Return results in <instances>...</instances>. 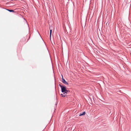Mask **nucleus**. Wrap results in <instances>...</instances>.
Wrapping results in <instances>:
<instances>
[{"label":"nucleus","mask_w":131,"mask_h":131,"mask_svg":"<svg viewBox=\"0 0 131 131\" xmlns=\"http://www.w3.org/2000/svg\"><path fill=\"white\" fill-rule=\"evenodd\" d=\"M13 0H11V1H13Z\"/></svg>","instance_id":"8"},{"label":"nucleus","mask_w":131,"mask_h":131,"mask_svg":"<svg viewBox=\"0 0 131 131\" xmlns=\"http://www.w3.org/2000/svg\"><path fill=\"white\" fill-rule=\"evenodd\" d=\"M7 10L8 11H9V12H14V10H13L7 9Z\"/></svg>","instance_id":"5"},{"label":"nucleus","mask_w":131,"mask_h":131,"mask_svg":"<svg viewBox=\"0 0 131 131\" xmlns=\"http://www.w3.org/2000/svg\"><path fill=\"white\" fill-rule=\"evenodd\" d=\"M59 85L61 88L62 92L63 93V94L66 90V86L64 85H61L60 84H59Z\"/></svg>","instance_id":"1"},{"label":"nucleus","mask_w":131,"mask_h":131,"mask_svg":"<svg viewBox=\"0 0 131 131\" xmlns=\"http://www.w3.org/2000/svg\"><path fill=\"white\" fill-rule=\"evenodd\" d=\"M52 32V30L51 29H50V38H51V33Z\"/></svg>","instance_id":"6"},{"label":"nucleus","mask_w":131,"mask_h":131,"mask_svg":"<svg viewBox=\"0 0 131 131\" xmlns=\"http://www.w3.org/2000/svg\"><path fill=\"white\" fill-rule=\"evenodd\" d=\"M85 114V111L82 112V113H80L79 114V116H83Z\"/></svg>","instance_id":"3"},{"label":"nucleus","mask_w":131,"mask_h":131,"mask_svg":"<svg viewBox=\"0 0 131 131\" xmlns=\"http://www.w3.org/2000/svg\"><path fill=\"white\" fill-rule=\"evenodd\" d=\"M62 82L64 83V84H66V85H68L69 84L63 78V76L62 75Z\"/></svg>","instance_id":"2"},{"label":"nucleus","mask_w":131,"mask_h":131,"mask_svg":"<svg viewBox=\"0 0 131 131\" xmlns=\"http://www.w3.org/2000/svg\"><path fill=\"white\" fill-rule=\"evenodd\" d=\"M64 95L63 94H61V96L62 97H65L66 96H67V95H66V94H64Z\"/></svg>","instance_id":"7"},{"label":"nucleus","mask_w":131,"mask_h":131,"mask_svg":"<svg viewBox=\"0 0 131 131\" xmlns=\"http://www.w3.org/2000/svg\"><path fill=\"white\" fill-rule=\"evenodd\" d=\"M70 91H69V90H66V91H65V92L64 93H63V94H67V93L68 92H69Z\"/></svg>","instance_id":"4"}]
</instances>
